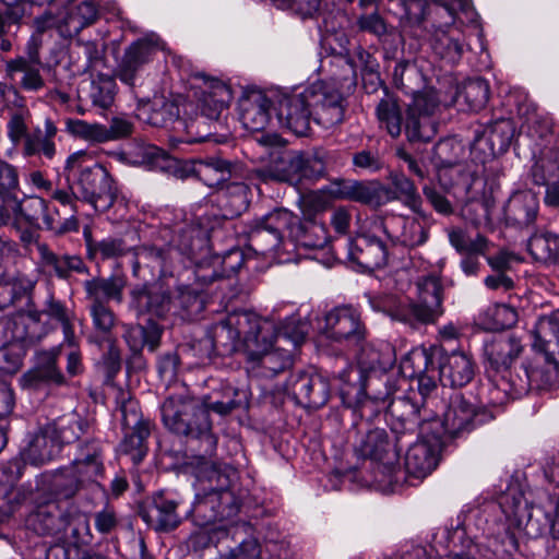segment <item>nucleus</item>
Masks as SVG:
<instances>
[{
  "instance_id": "0eeeda50",
  "label": "nucleus",
  "mask_w": 559,
  "mask_h": 559,
  "mask_svg": "<svg viewBox=\"0 0 559 559\" xmlns=\"http://www.w3.org/2000/svg\"><path fill=\"white\" fill-rule=\"evenodd\" d=\"M522 338L513 333H503L493 336L485 344V369L493 381H509L513 377L511 366L523 353Z\"/></svg>"
},
{
  "instance_id": "3c124183",
  "label": "nucleus",
  "mask_w": 559,
  "mask_h": 559,
  "mask_svg": "<svg viewBox=\"0 0 559 559\" xmlns=\"http://www.w3.org/2000/svg\"><path fill=\"white\" fill-rule=\"evenodd\" d=\"M390 178L394 187V191L391 190L395 195L394 200H402L423 221L428 219L429 214L423 210V201L415 183L404 174H392Z\"/></svg>"
},
{
  "instance_id": "9b49d317",
  "label": "nucleus",
  "mask_w": 559,
  "mask_h": 559,
  "mask_svg": "<svg viewBox=\"0 0 559 559\" xmlns=\"http://www.w3.org/2000/svg\"><path fill=\"white\" fill-rule=\"evenodd\" d=\"M476 408L461 393H452L444 403L441 419L432 412L431 431H440L451 438L461 437L475 428Z\"/></svg>"
},
{
  "instance_id": "58836bf2",
  "label": "nucleus",
  "mask_w": 559,
  "mask_h": 559,
  "mask_svg": "<svg viewBox=\"0 0 559 559\" xmlns=\"http://www.w3.org/2000/svg\"><path fill=\"white\" fill-rule=\"evenodd\" d=\"M526 533L533 537L549 534L552 540H559V496L550 499L544 507H536L528 515Z\"/></svg>"
},
{
  "instance_id": "69168bd1",
  "label": "nucleus",
  "mask_w": 559,
  "mask_h": 559,
  "mask_svg": "<svg viewBox=\"0 0 559 559\" xmlns=\"http://www.w3.org/2000/svg\"><path fill=\"white\" fill-rule=\"evenodd\" d=\"M215 499L213 500L211 488H204L203 493L197 495L191 514L200 526H206L219 521L218 511L215 510Z\"/></svg>"
},
{
  "instance_id": "37998d69",
  "label": "nucleus",
  "mask_w": 559,
  "mask_h": 559,
  "mask_svg": "<svg viewBox=\"0 0 559 559\" xmlns=\"http://www.w3.org/2000/svg\"><path fill=\"white\" fill-rule=\"evenodd\" d=\"M300 151H283L272 156L270 164L262 170L265 180L299 183Z\"/></svg>"
},
{
  "instance_id": "864d4df0",
  "label": "nucleus",
  "mask_w": 559,
  "mask_h": 559,
  "mask_svg": "<svg viewBox=\"0 0 559 559\" xmlns=\"http://www.w3.org/2000/svg\"><path fill=\"white\" fill-rule=\"evenodd\" d=\"M437 132L438 122L435 117L407 110L405 134L409 142H429Z\"/></svg>"
},
{
  "instance_id": "393cba45",
  "label": "nucleus",
  "mask_w": 559,
  "mask_h": 559,
  "mask_svg": "<svg viewBox=\"0 0 559 559\" xmlns=\"http://www.w3.org/2000/svg\"><path fill=\"white\" fill-rule=\"evenodd\" d=\"M354 451L358 457L383 462L385 459L399 457L402 450H395L384 428L365 425L357 432Z\"/></svg>"
},
{
  "instance_id": "c9c22d12",
  "label": "nucleus",
  "mask_w": 559,
  "mask_h": 559,
  "mask_svg": "<svg viewBox=\"0 0 559 559\" xmlns=\"http://www.w3.org/2000/svg\"><path fill=\"white\" fill-rule=\"evenodd\" d=\"M271 100L262 92H251L239 100V117L245 129L263 131L271 120Z\"/></svg>"
},
{
  "instance_id": "cd10ccee",
  "label": "nucleus",
  "mask_w": 559,
  "mask_h": 559,
  "mask_svg": "<svg viewBox=\"0 0 559 559\" xmlns=\"http://www.w3.org/2000/svg\"><path fill=\"white\" fill-rule=\"evenodd\" d=\"M348 257L361 267L374 270L386 265L389 250L382 239L370 233H362L349 240Z\"/></svg>"
},
{
  "instance_id": "4be33fe9",
  "label": "nucleus",
  "mask_w": 559,
  "mask_h": 559,
  "mask_svg": "<svg viewBox=\"0 0 559 559\" xmlns=\"http://www.w3.org/2000/svg\"><path fill=\"white\" fill-rule=\"evenodd\" d=\"M333 379L343 383L340 388L342 396L350 394L352 390H355L357 393L364 390L369 397L377 402L385 403L394 392V388L385 374H382V377L369 376L364 382L362 372L352 365L334 374Z\"/></svg>"
},
{
  "instance_id": "052dcab7",
  "label": "nucleus",
  "mask_w": 559,
  "mask_h": 559,
  "mask_svg": "<svg viewBox=\"0 0 559 559\" xmlns=\"http://www.w3.org/2000/svg\"><path fill=\"white\" fill-rule=\"evenodd\" d=\"M489 85L486 80L477 78L466 82L457 93V99L463 100L469 110L477 111L485 107L489 99Z\"/></svg>"
},
{
  "instance_id": "09e8293b",
  "label": "nucleus",
  "mask_w": 559,
  "mask_h": 559,
  "mask_svg": "<svg viewBox=\"0 0 559 559\" xmlns=\"http://www.w3.org/2000/svg\"><path fill=\"white\" fill-rule=\"evenodd\" d=\"M88 423L76 414H69L58 418L53 424L48 425L52 437L58 441L60 448L63 444L75 442L88 430Z\"/></svg>"
},
{
  "instance_id": "423d86ee",
  "label": "nucleus",
  "mask_w": 559,
  "mask_h": 559,
  "mask_svg": "<svg viewBox=\"0 0 559 559\" xmlns=\"http://www.w3.org/2000/svg\"><path fill=\"white\" fill-rule=\"evenodd\" d=\"M271 333L265 335L262 331L261 343L254 338V353H247L246 359L249 370L262 378H274L284 372L293 365V358L289 350L282 348H273L274 342L278 336V329L273 320H270Z\"/></svg>"
},
{
  "instance_id": "412c9836",
  "label": "nucleus",
  "mask_w": 559,
  "mask_h": 559,
  "mask_svg": "<svg viewBox=\"0 0 559 559\" xmlns=\"http://www.w3.org/2000/svg\"><path fill=\"white\" fill-rule=\"evenodd\" d=\"M288 392L298 405L319 408L329 401L330 383L318 372H300L290 378Z\"/></svg>"
},
{
  "instance_id": "4d7b16f0",
  "label": "nucleus",
  "mask_w": 559,
  "mask_h": 559,
  "mask_svg": "<svg viewBox=\"0 0 559 559\" xmlns=\"http://www.w3.org/2000/svg\"><path fill=\"white\" fill-rule=\"evenodd\" d=\"M331 159V154L322 147L314 148L312 152L300 151L299 182L302 179L314 180L323 177Z\"/></svg>"
},
{
  "instance_id": "1a4fd4ad",
  "label": "nucleus",
  "mask_w": 559,
  "mask_h": 559,
  "mask_svg": "<svg viewBox=\"0 0 559 559\" xmlns=\"http://www.w3.org/2000/svg\"><path fill=\"white\" fill-rule=\"evenodd\" d=\"M367 334L360 313L350 306H340L324 316L322 335L336 344L345 346L360 345Z\"/></svg>"
},
{
  "instance_id": "de8ad7c7",
  "label": "nucleus",
  "mask_w": 559,
  "mask_h": 559,
  "mask_svg": "<svg viewBox=\"0 0 559 559\" xmlns=\"http://www.w3.org/2000/svg\"><path fill=\"white\" fill-rule=\"evenodd\" d=\"M433 53L449 64L457 63L464 52L459 34L452 29L437 28L430 39Z\"/></svg>"
},
{
  "instance_id": "8fccbe9b",
  "label": "nucleus",
  "mask_w": 559,
  "mask_h": 559,
  "mask_svg": "<svg viewBox=\"0 0 559 559\" xmlns=\"http://www.w3.org/2000/svg\"><path fill=\"white\" fill-rule=\"evenodd\" d=\"M376 112L381 127L385 128L391 136L397 138L402 132V112L397 98L386 87H383V97Z\"/></svg>"
},
{
  "instance_id": "6e6552de",
  "label": "nucleus",
  "mask_w": 559,
  "mask_h": 559,
  "mask_svg": "<svg viewBox=\"0 0 559 559\" xmlns=\"http://www.w3.org/2000/svg\"><path fill=\"white\" fill-rule=\"evenodd\" d=\"M74 183L80 199L91 204L96 211L104 212L116 201L117 191L114 179L98 163L82 169Z\"/></svg>"
},
{
  "instance_id": "49530a36",
  "label": "nucleus",
  "mask_w": 559,
  "mask_h": 559,
  "mask_svg": "<svg viewBox=\"0 0 559 559\" xmlns=\"http://www.w3.org/2000/svg\"><path fill=\"white\" fill-rule=\"evenodd\" d=\"M61 451V448L52 437L48 427H45L29 442L23 451V460L32 465H43L55 459Z\"/></svg>"
},
{
  "instance_id": "72a5a7b5",
  "label": "nucleus",
  "mask_w": 559,
  "mask_h": 559,
  "mask_svg": "<svg viewBox=\"0 0 559 559\" xmlns=\"http://www.w3.org/2000/svg\"><path fill=\"white\" fill-rule=\"evenodd\" d=\"M558 367L549 365L542 367L538 361H524L514 377L507 382L503 391H513L515 394H523L530 390H540L550 385L554 381Z\"/></svg>"
},
{
  "instance_id": "6ab92c4d",
  "label": "nucleus",
  "mask_w": 559,
  "mask_h": 559,
  "mask_svg": "<svg viewBox=\"0 0 559 559\" xmlns=\"http://www.w3.org/2000/svg\"><path fill=\"white\" fill-rule=\"evenodd\" d=\"M308 87L298 94L284 95L277 107L281 124L298 136L309 133L313 121V111L309 100Z\"/></svg>"
},
{
  "instance_id": "5701e85b",
  "label": "nucleus",
  "mask_w": 559,
  "mask_h": 559,
  "mask_svg": "<svg viewBox=\"0 0 559 559\" xmlns=\"http://www.w3.org/2000/svg\"><path fill=\"white\" fill-rule=\"evenodd\" d=\"M447 235L450 245L459 252L464 254L460 262V267L467 276L476 275L480 270L479 255L485 257L490 248V241L481 234H477L471 239L467 233L459 226L447 228Z\"/></svg>"
},
{
  "instance_id": "7ed1b4c3",
  "label": "nucleus",
  "mask_w": 559,
  "mask_h": 559,
  "mask_svg": "<svg viewBox=\"0 0 559 559\" xmlns=\"http://www.w3.org/2000/svg\"><path fill=\"white\" fill-rule=\"evenodd\" d=\"M416 285L418 293L416 300L388 294L371 299L372 309L412 330L436 323L443 313L442 286L439 278L426 275L420 277Z\"/></svg>"
},
{
  "instance_id": "2eb2a0df",
  "label": "nucleus",
  "mask_w": 559,
  "mask_h": 559,
  "mask_svg": "<svg viewBox=\"0 0 559 559\" xmlns=\"http://www.w3.org/2000/svg\"><path fill=\"white\" fill-rule=\"evenodd\" d=\"M330 193L340 200H348L371 207H379L394 201V193L390 188L378 181H362L353 179H335L331 182Z\"/></svg>"
},
{
  "instance_id": "aec40b11",
  "label": "nucleus",
  "mask_w": 559,
  "mask_h": 559,
  "mask_svg": "<svg viewBox=\"0 0 559 559\" xmlns=\"http://www.w3.org/2000/svg\"><path fill=\"white\" fill-rule=\"evenodd\" d=\"M440 381L443 385L461 388L469 383L475 374V364L472 356L464 352H448L438 346L435 349Z\"/></svg>"
},
{
  "instance_id": "f3484780",
  "label": "nucleus",
  "mask_w": 559,
  "mask_h": 559,
  "mask_svg": "<svg viewBox=\"0 0 559 559\" xmlns=\"http://www.w3.org/2000/svg\"><path fill=\"white\" fill-rule=\"evenodd\" d=\"M271 223L277 231L281 228H287V236L304 248L323 249L329 242V233L322 223L302 222L288 210L287 213H281L280 216L271 218Z\"/></svg>"
},
{
  "instance_id": "b1692460",
  "label": "nucleus",
  "mask_w": 559,
  "mask_h": 559,
  "mask_svg": "<svg viewBox=\"0 0 559 559\" xmlns=\"http://www.w3.org/2000/svg\"><path fill=\"white\" fill-rule=\"evenodd\" d=\"M430 439L412 444L405 454V468L416 478L429 475L438 465L441 452L440 431H431Z\"/></svg>"
},
{
  "instance_id": "4468645a",
  "label": "nucleus",
  "mask_w": 559,
  "mask_h": 559,
  "mask_svg": "<svg viewBox=\"0 0 559 559\" xmlns=\"http://www.w3.org/2000/svg\"><path fill=\"white\" fill-rule=\"evenodd\" d=\"M140 116L153 127L164 128L171 126L175 130L186 129L187 136L180 139L181 142H200L206 138L204 134L194 132V129H198L203 123L202 120L195 119L187 123L179 118L178 106L163 97L154 98L152 105H144L140 110Z\"/></svg>"
},
{
  "instance_id": "bf43d9fd",
  "label": "nucleus",
  "mask_w": 559,
  "mask_h": 559,
  "mask_svg": "<svg viewBox=\"0 0 559 559\" xmlns=\"http://www.w3.org/2000/svg\"><path fill=\"white\" fill-rule=\"evenodd\" d=\"M213 476L216 477L218 480L223 478L222 485L219 489H215L211 487L213 500L215 499V510L218 511L219 521H224L226 519H229L234 515H236L239 511V503L234 495L233 491H230L227 488V478L223 475H221L217 471L213 469Z\"/></svg>"
},
{
  "instance_id": "7c9ffc66",
  "label": "nucleus",
  "mask_w": 559,
  "mask_h": 559,
  "mask_svg": "<svg viewBox=\"0 0 559 559\" xmlns=\"http://www.w3.org/2000/svg\"><path fill=\"white\" fill-rule=\"evenodd\" d=\"M130 307L138 316L163 319L173 310L170 295L162 287L140 285L130 292Z\"/></svg>"
},
{
  "instance_id": "a18cd8bd",
  "label": "nucleus",
  "mask_w": 559,
  "mask_h": 559,
  "mask_svg": "<svg viewBox=\"0 0 559 559\" xmlns=\"http://www.w3.org/2000/svg\"><path fill=\"white\" fill-rule=\"evenodd\" d=\"M235 165L219 156L198 158L193 170L198 178L209 187H222L231 178Z\"/></svg>"
},
{
  "instance_id": "a878e982",
  "label": "nucleus",
  "mask_w": 559,
  "mask_h": 559,
  "mask_svg": "<svg viewBox=\"0 0 559 559\" xmlns=\"http://www.w3.org/2000/svg\"><path fill=\"white\" fill-rule=\"evenodd\" d=\"M419 218L393 216L388 221H379V227L393 245L416 248L429 238V228Z\"/></svg>"
},
{
  "instance_id": "f257e3e1",
  "label": "nucleus",
  "mask_w": 559,
  "mask_h": 559,
  "mask_svg": "<svg viewBox=\"0 0 559 559\" xmlns=\"http://www.w3.org/2000/svg\"><path fill=\"white\" fill-rule=\"evenodd\" d=\"M236 395L238 391L228 388L224 400L203 405L198 399L183 392L169 395L162 404L165 427L175 435L198 442L197 447H191L194 453L192 465L205 469L214 466L212 459L216 452L217 438L212 432L209 411L221 415L229 414L239 407Z\"/></svg>"
},
{
  "instance_id": "0e129e2a",
  "label": "nucleus",
  "mask_w": 559,
  "mask_h": 559,
  "mask_svg": "<svg viewBox=\"0 0 559 559\" xmlns=\"http://www.w3.org/2000/svg\"><path fill=\"white\" fill-rule=\"evenodd\" d=\"M386 353L377 348L371 343L361 345L357 356L358 369L364 372H377V370H384L391 364L390 348L385 346Z\"/></svg>"
},
{
  "instance_id": "2f4dec72",
  "label": "nucleus",
  "mask_w": 559,
  "mask_h": 559,
  "mask_svg": "<svg viewBox=\"0 0 559 559\" xmlns=\"http://www.w3.org/2000/svg\"><path fill=\"white\" fill-rule=\"evenodd\" d=\"M60 354L61 346L36 353L34 367L22 377L24 384L29 388H38L40 384H64V376L57 367Z\"/></svg>"
},
{
  "instance_id": "c03bdc74",
  "label": "nucleus",
  "mask_w": 559,
  "mask_h": 559,
  "mask_svg": "<svg viewBox=\"0 0 559 559\" xmlns=\"http://www.w3.org/2000/svg\"><path fill=\"white\" fill-rule=\"evenodd\" d=\"M37 251L40 262L46 267H51L56 276L60 280L70 278L71 274H88V266L80 255L75 254H56L48 245H37Z\"/></svg>"
},
{
  "instance_id": "680f3d73",
  "label": "nucleus",
  "mask_w": 559,
  "mask_h": 559,
  "mask_svg": "<svg viewBox=\"0 0 559 559\" xmlns=\"http://www.w3.org/2000/svg\"><path fill=\"white\" fill-rule=\"evenodd\" d=\"M151 433V427L126 429L121 451L129 455L134 464L142 462L147 453L146 439Z\"/></svg>"
},
{
  "instance_id": "e2e57ef3",
  "label": "nucleus",
  "mask_w": 559,
  "mask_h": 559,
  "mask_svg": "<svg viewBox=\"0 0 559 559\" xmlns=\"http://www.w3.org/2000/svg\"><path fill=\"white\" fill-rule=\"evenodd\" d=\"M174 312H180L183 318L191 319L200 314L205 307L204 299L189 287H179L175 298H171Z\"/></svg>"
},
{
  "instance_id": "ea45409f",
  "label": "nucleus",
  "mask_w": 559,
  "mask_h": 559,
  "mask_svg": "<svg viewBox=\"0 0 559 559\" xmlns=\"http://www.w3.org/2000/svg\"><path fill=\"white\" fill-rule=\"evenodd\" d=\"M127 280L123 275H111L109 277H93L83 283L84 292L88 302H108L110 300L121 304Z\"/></svg>"
},
{
  "instance_id": "4c0bfd02",
  "label": "nucleus",
  "mask_w": 559,
  "mask_h": 559,
  "mask_svg": "<svg viewBox=\"0 0 559 559\" xmlns=\"http://www.w3.org/2000/svg\"><path fill=\"white\" fill-rule=\"evenodd\" d=\"M245 257L241 250L231 249L223 257L212 258L210 265L197 262L195 277L204 285L217 278L230 277L243 265Z\"/></svg>"
},
{
  "instance_id": "13d9d810",
  "label": "nucleus",
  "mask_w": 559,
  "mask_h": 559,
  "mask_svg": "<svg viewBox=\"0 0 559 559\" xmlns=\"http://www.w3.org/2000/svg\"><path fill=\"white\" fill-rule=\"evenodd\" d=\"M527 249L537 261H556L559 257V236L550 233L534 234L528 239Z\"/></svg>"
},
{
  "instance_id": "20e7f679",
  "label": "nucleus",
  "mask_w": 559,
  "mask_h": 559,
  "mask_svg": "<svg viewBox=\"0 0 559 559\" xmlns=\"http://www.w3.org/2000/svg\"><path fill=\"white\" fill-rule=\"evenodd\" d=\"M388 411L392 417L391 430L395 436V450H403L417 435L429 436L432 411L428 409L424 397L417 396L416 392L392 399Z\"/></svg>"
},
{
  "instance_id": "a19ab883",
  "label": "nucleus",
  "mask_w": 559,
  "mask_h": 559,
  "mask_svg": "<svg viewBox=\"0 0 559 559\" xmlns=\"http://www.w3.org/2000/svg\"><path fill=\"white\" fill-rule=\"evenodd\" d=\"M281 213H287V210H274L255 222L249 235L251 246L255 250L265 253L280 247L285 234H287V228L275 230L271 218L280 216Z\"/></svg>"
},
{
  "instance_id": "c756f323",
  "label": "nucleus",
  "mask_w": 559,
  "mask_h": 559,
  "mask_svg": "<svg viewBox=\"0 0 559 559\" xmlns=\"http://www.w3.org/2000/svg\"><path fill=\"white\" fill-rule=\"evenodd\" d=\"M36 281L19 270H5L0 274V310L26 300L32 306Z\"/></svg>"
},
{
  "instance_id": "c85d7f7f",
  "label": "nucleus",
  "mask_w": 559,
  "mask_h": 559,
  "mask_svg": "<svg viewBox=\"0 0 559 559\" xmlns=\"http://www.w3.org/2000/svg\"><path fill=\"white\" fill-rule=\"evenodd\" d=\"M178 502L163 493H155L139 508V515L157 532H170L179 526Z\"/></svg>"
},
{
  "instance_id": "473e14b6",
  "label": "nucleus",
  "mask_w": 559,
  "mask_h": 559,
  "mask_svg": "<svg viewBox=\"0 0 559 559\" xmlns=\"http://www.w3.org/2000/svg\"><path fill=\"white\" fill-rule=\"evenodd\" d=\"M203 80L200 86L201 94L198 100V109L201 116L210 120H218L222 112L228 107L233 98L231 91L223 81L201 75Z\"/></svg>"
},
{
  "instance_id": "6e6d98bb",
  "label": "nucleus",
  "mask_w": 559,
  "mask_h": 559,
  "mask_svg": "<svg viewBox=\"0 0 559 559\" xmlns=\"http://www.w3.org/2000/svg\"><path fill=\"white\" fill-rule=\"evenodd\" d=\"M207 243V233L199 226H188L179 234V250L193 261L209 251Z\"/></svg>"
},
{
  "instance_id": "9d476101",
  "label": "nucleus",
  "mask_w": 559,
  "mask_h": 559,
  "mask_svg": "<svg viewBox=\"0 0 559 559\" xmlns=\"http://www.w3.org/2000/svg\"><path fill=\"white\" fill-rule=\"evenodd\" d=\"M32 320L22 311L0 320V362H8L9 369L20 365L25 346L36 343V335L27 325Z\"/></svg>"
},
{
  "instance_id": "39448f33",
  "label": "nucleus",
  "mask_w": 559,
  "mask_h": 559,
  "mask_svg": "<svg viewBox=\"0 0 559 559\" xmlns=\"http://www.w3.org/2000/svg\"><path fill=\"white\" fill-rule=\"evenodd\" d=\"M455 147L462 150L452 140H442L436 145V156L439 159L437 177L444 192L456 201H464L472 192L476 171L467 163H456L448 158V152Z\"/></svg>"
},
{
  "instance_id": "f704fd0d",
  "label": "nucleus",
  "mask_w": 559,
  "mask_h": 559,
  "mask_svg": "<svg viewBox=\"0 0 559 559\" xmlns=\"http://www.w3.org/2000/svg\"><path fill=\"white\" fill-rule=\"evenodd\" d=\"M25 525L39 536H53L66 530L68 518L56 502L49 501L36 507L27 515Z\"/></svg>"
},
{
  "instance_id": "bb28decb",
  "label": "nucleus",
  "mask_w": 559,
  "mask_h": 559,
  "mask_svg": "<svg viewBox=\"0 0 559 559\" xmlns=\"http://www.w3.org/2000/svg\"><path fill=\"white\" fill-rule=\"evenodd\" d=\"M515 135V126L511 119L501 118L486 128L475 130L472 148L489 156L503 154Z\"/></svg>"
},
{
  "instance_id": "f8f14e48",
  "label": "nucleus",
  "mask_w": 559,
  "mask_h": 559,
  "mask_svg": "<svg viewBox=\"0 0 559 559\" xmlns=\"http://www.w3.org/2000/svg\"><path fill=\"white\" fill-rule=\"evenodd\" d=\"M308 95L313 111V122L325 129L343 122L346 105L342 93L324 82L308 86Z\"/></svg>"
},
{
  "instance_id": "79ce46f5",
  "label": "nucleus",
  "mask_w": 559,
  "mask_h": 559,
  "mask_svg": "<svg viewBox=\"0 0 559 559\" xmlns=\"http://www.w3.org/2000/svg\"><path fill=\"white\" fill-rule=\"evenodd\" d=\"M76 474L86 480H95L104 475V447L98 440H91L80 447L79 456L73 462Z\"/></svg>"
},
{
  "instance_id": "dca6fc26",
  "label": "nucleus",
  "mask_w": 559,
  "mask_h": 559,
  "mask_svg": "<svg viewBox=\"0 0 559 559\" xmlns=\"http://www.w3.org/2000/svg\"><path fill=\"white\" fill-rule=\"evenodd\" d=\"M11 204L14 228H19V222L21 221H24L29 226H38V221L43 216L46 228L57 235L78 229V221L73 216L63 221H55L50 215H47V202L43 198L26 197L21 200L16 194L15 201H11Z\"/></svg>"
},
{
  "instance_id": "774afa93",
  "label": "nucleus",
  "mask_w": 559,
  "mask_h": 559,
  "mask_svg": "<svg viewBox=\"0 0 559 559\" xmlns=\"http://www.w3.org/2000/svg\"><path fill=\"white\" fill-rule=\"evenodd\" d=\"M85 240L90 255L98 253L104 260L120 258L128 252L124 241L120 238L107 237L94 241L90 235L85 237Z\"/></svg>"
},
{
  "instance_id": "603ef678",
  "label": "nucleus",
  "mask_w": 559,
  "mask_h": 559,
  "mask_svg": "<svg viewBox=\"0 0 559 559\" xmlns=\"http://www.w3.org/2000/svg\"><path fill=\"white\" fill-rule=\"evenodd\" d=\"M538 201L532 192L514 194L508 204V214L515 224L531 226L537 216Z\"/></svg>"
},
{
  "instance_id": "5fc2aeb1",
  "label": "nucleus",
  "mask_w": 559,
  "mask_h": 559,
  "mask_svg": "<svg viewBox=\"0 0 559 559\" xmlns=\"http://www.w3.org/2000/svg\"><path fill=\"white\" fill-rule=\"evenodd\" d=\"M437 347L416 348L411 350L401 361V372L404 377L414 379L427 372H433L435 349Z\"/></svg>"
},
{
  "instance_id": "e433bc0d",
  "label": "nucleus",
  "mask_w": 559,
  "mask_h": 559,
  "mask_svg": "<svg viewBox=\"0 0 559 559\" xmlns=\"http://www.w3.org/2000/svg\"><path fill=\"white\" fill-rule=\"evenodd\" d=\"M533 348L543 354L548 365L559 366V312L538 321Z\"/></svg>"
},
{
  "instance_id": "a211bd4d",
  "label": "nucleus",
  "mask_w": 559,
  "mask_h": 559,
  "mask_svg": "<svg viewBox=\"0 0 559 559\" xmlns=\"http://www.w3.org/2000/svg\"><path fill=\"white\" fill-rule=\"evenodd\" d=\"M23 317L31 318L32 321L28 322L29 332L36 335V342L40 341L44 335L47 334L48 329L46 328L43 318L46 316L50 320L58 322L63 330L64 340L72 344L74 340V330H73V314L72 312L64 306L62 301L57 299L53 295H49L45 300L43 309H33L28 307L27 311H22Z\"/></svg>"
},
{
  "instance_id": "338daca9",
  "label": "nucleus",
  "mask_w": 559,
  "mask_h": 559,
  "mask_svg": "<svg viewBox=\"0 0 559 559\" xmlns=\"http://www.w3.org/2000/svg\"><path fill=\"white\" fill-rule=\"evenodd\" d=\"M29 492L22 487L7 488L0 485V523L8 521L28 499Z\"/></svg>"
},
{
  "instance_id": "f03ea898",
  "label": "nucleus",
  "mask_w": 559,
  "mask_h": 559,
  "mask_svg": "<svg viewBox=\"0 0 559 559\" xmlns=\"http://www.w3.org/2000/svg\"><path fill=\"white\" fill-rule=\"evenodd\" d=\"M270 319L261 318L253 311L238 310L215 323L212 335L197 341L191 346H182L183 352H195L199 361L203 362L215 353L221 356L242 350L254 353V338L259 331L265 335L271 333Z\"/></svg>"
},
{
  "instance_id": "ddd939ff",
  "label": "nucleus",
  "mask_w": 559,
  "mask_h": 559,
  "mask_svg": "<svg viewBox=\"0 0 559 559\" xmlns=\"http://www.w3.org/2000/svg\"><path fill=\"white\" fill-rule=\"evenodd\" d=\"M160 49L163 44L156 36L134 40L124 49L115 71L116 76L124 84L134 86L144 67Z\"/></svg>"
}]
</instances>
